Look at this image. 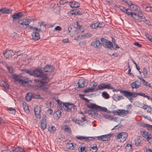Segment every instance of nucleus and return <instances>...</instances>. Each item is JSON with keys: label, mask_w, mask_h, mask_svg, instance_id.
Masks as SVG:
<instances>
[{"label": "nucleus", "mask_w": 152, "mask_h": 152, "mask_svg": "<svg viewBox=\"0 0 152 152\" xmlns=\"http://www.w3.org/2000/svg\"><path fill=\"white\" fill-rule=\"evenodd\" d=\"M69 106H68V111H70L72 108L75 109L74 106L73 104H70L69 103V104L68 105Z\"/></svg>", "instance_id": "49530a36"}, {"label": "nucleus", "mask_w": 152, "mask_h": 152, "mask_svg": "<svg viewBox=\"0 0 152 152\" xmlns=\"http://www.w3.org/2000/svg\"><path fill=\"white\" fill-rule=\"evenodd\" d=\"M96 137H84V140L86 141L89 142L91 140H94Z\"/></svg>", "instance_id": "c756f323"}, {"label": "nucleus", "mask_w": 152, "mask_h": 152, "mask_svg": "<svg viewBox=\"0 0 152 152\" xmlns=\"http://www.w3.org/2000/svg\"><path fill=\"white\" fill-rule=\"evenodd\" d=\"M107 119L110 120H113L114 119V117L110 115H106L105 116Z\"/></svg>", "instance_id": "603ef678"}, {"label": "nucleus", "mask_w": 152, "mask_h": 152, "mask_svg": "<svg viewBox=\"0 0 152 152\" xmlns=\"http://www.w3.org/2000/svg\"><path fill=\"white\" fill-rule=\"evenodd\" d=\"M12 78L16 81H18L19 83L21 84L23 86L27 83H28V81H27L24 77L20 76L19 75H15V74L12 75Z\"/></svg>", "instance_id": "f03ea898"}, {"label": "nucleus", "mask_w": 152, "mask_h": 152, "mask_svg": "<svg viewBox=\"0 0 152 152\" xmlns=\"http://www.w3.org/2000/svg\"><path fill=\"white\" fill-rule=\"evenodd\" d=\"M62 104H63V105H62V106H63V108L65 110H67V111H68V108L69 107H68V106L69 105H68L69 104V103H62Z\"/></svg>", "instance_id": "7c9ffc66"}, {"label": "nucleus", "mask_w": 152, "mask_h": 152, "mask_svg": "<svg viewBox=\"0 0 152 152\" xmlns=\"http://www.w3.org/2000/svg\"><path fill=\"white\" fill-rule=\"evenodd\" d=\"M33 76L36 77H39L44 79L47 77V75L40 68H36L33 70Z\"/></svg>", "instance_id": "f257e3e1"}, {"label": "nucleus", "mask_w": 152, "mask_h": 152, "mask_svg": "<svg viewBox=\"0 0 152 152\" xmlns=\"http://www.w3.org/2000/svg\"><path fill=\"white\" fill-rule=\"evenodd\" d=\"M120 92L123 93L124 96L129 99L130 101L133 98H135L137 96V93L123 90H120Z\"/></svg>", "instance_id": "7ed1b4c3"}, {"label": "nucleus", "mask_w": 152, "mask_h": 152, "mask_svg": "<svg viewBox=\"0 0 152 152\" xmlns=\"http://www.w3.org/2000/svg\"><path fill=\"white\" fill-rule=\"evenodd\" d=\"M85 81L83 79H80L77 83L78 84V87L80 88H83L85 86Z\"/></svg>", "instance_id": "aec40b11"}, {"label": "nucleus", "mask_w": 152, "mask_h": 152, "mask_svg": "<svg viewBox=\"0 0 152 152\" xmlns=\"http://www.w3.org/2000/svg\"><path fill=\"white\" fill-rule=\"evenodd\" d=\"M146 11H151V10H152V7H150V6H148L146 10H145Z\"/></svg>", "instance_id": "338daca9"}, {"label": "nucleus", "mask_w": 152, "mask_h": 152, "mask_svg": "<svg viewBox=\"0 0 152 152\" xmlns=\"http://www.w3.org/2000/svg\"><path fill=\"white\" fill-rule=\"evenodd\" d=\"M47 116L46 115H44L42 117V119L41 121V128L43 130H44L46 128L47 126V123L46 121Z\"/></svg>", "instance_id": "f8f14e48"}, {"label": "nucleus", "mask_w": 152, "mask_h": 152, "mask_svg": "<svg viewBox=\"0 0 152 152\" xmlns=\"http://www.w3.org/2000/svg\"><path fill=\"white\" fill-rule=\"evenodd\" d=\"M12 10L11 9L5 7L0 10V12L3 13L10 14L12 12Z\"/></svg>", "instance_id": "412c9836"}, {"label": "nucleus", "mask_w": 152, "mask_h": 152, "mask_svg": "<svg viewBox=\"0 0 152 152\" xmlns=\"http://www.w3.org/2000/svg\"><path fill=\"white\" fill-rule=\"evenodd\" d=\"M140 20H139V21H143L145 23H146L147 21L146 19L145 18V16H140Z\"/></svg>", "instance_id": "58836bf2"}, {"label": "nucleus", "mask_w": 152, "mask_h": 152, "mask_svg": "<svg viewBox=\"0 0 152 152\" xmlns=\"http://www.w3.org/2000/svg\"><path fill=\"white\" fill-rule=\"evenodd\" d=\"M54 29L56 30L61 31V28L60 26H58L56 27Z\"/></svg>", "instance_id": "774afa93"}, {"label": "nucleus", "mask_w": 152, "mask_h": 152, "mask_svg": "<svg viewBox=\"0 0 152 152\" xmlns=\"http://www.w3.org/2000/svg\"><path fill=\"white\" fill-rule=\"evenodd\" d=\"M44 80V81L40 80L37 79H34V81L37 83V84H46L49 81V80L47 77L44 78V79H42V80Z\"/></svg>", "instance_id": "ddd939ff"}, {"label": "nucleus", "mask_w": 152, "mask_h": 152, "mask_svg": "<svg viewBox=\"0 0 152 152\" xmlns=\"http://www.w3.org/2000/svg\"><path fill=\"white\" fill-rule=\"evenodd\" d=\"M131 16L134 18V19L138 20H140V16L137 15L136 13H134V12H133Z\"/></svg>", "instance_id": "c85d7f7f"}, {"label": "nucleus", "mask_w": 152, "mask_h": 152, "mask_svg": "<svg viewBox=\"0 0 152 152\" xmlns=\"http://www.w3.org/2000/svg\"><path fill=\"white\" fill-rule=\"evenodd\" d=\"M77 33L82 34L84 31V28H83L82 24L77 21Z\"/></svg>", "instance_id": "9b49d317"}, {"label": "nucleus", "mask_w": 152, "mask_h": 152, "mask_svg": "<svg viewBox=\"0 0 152 152\" xmlns=\"http://www.w3.org/2000/svg\"><path fill=\"white\" fill-rule=\"evenodd\" d=\"M44 84H41L40 85H35L34 87L37 89H42L43 91H45L48 89V88L46 86H44Z\"/></svg>", "instance_id": "a211bd4d"}, {"label": "nucleus", "mask_w": 152, "mask_h": 152, "mask_svg": "<svg viewBox=\"0 0 152 152\" xmlns=\"http://www.w3.org/2000/svg\"><path fill=\"white\" fill-rule=\"evenodd\" d=\"M79 148H80V149H79V150H80L79 151L80 152H83L84 151L85 152H86V150H85L86 148L85 147H83L81 146Z\"/></svg>", "instance_id": "5fc2aeb1"}, {"label": "nucleus", "mask_w": 152, "mask_h": 152, "mask_svg": "<svg viewBox=\"0 0 152 152\" xmlns=\"http://www.w3.org/2000/svg\"><path fill=\"white\" fill-rule=\"evenodd\" d=\"M125 2L127 3L129 6H130L132 10H137V6L133 4L131 1L128 2L127 1H126Z\"/></svg>", "instance_id": "5701e85b"}, {"label": "nucleus", "mask_w": 152, "mask_h": 152, "mask_svg": "<svg viewBox=\"0 0 152 152\" xmlns=\"http://www.w3.org/2000/svg\"><path fill=\"white\" fill-rule=\"evenodd\" d=\"M61 111L60 110H58L56 111L54 114H56L57 117L59 118L61 116Z\"/></svg>", "instance_id": "a18cd8bd"}, {"label": "nucleus", "mask_w": 152, "mask_h": 152, "mask_svg": "<svg viewBox=\"0 0 152 152\" xmlns=\"http://www.w3.org/2000/svg\"><path fill=\"white\" fill-rule=\"evenodd\" d=\"M125 148L126 150H128L129 151H130L132 148V145L127 144L125 147Z\"/></svg>", "instance_id": "e433bc0d"}, {"label": "nucleus", "mask_w": 152, "mask_h": 152, "mask_svg": "<svg viewBox=\"0 0 152 152\" xmlns=\"http://www.w3.org/2000/svg\"><path fill=\"white\" fill-rule=\"evenodd\" d=\"M41 31V29L39 28L36 29V30L33 31L31 34L32 39L35 40H37L40 39V35L39 32Z\"/></svg>", "instance_id": "423d86ee"}, {"label": "nucleus", "mask_w": 152, "mask_h": 152, "mask_svg": "<svg viewBox=\"0 0 152 152\" xmlns=\"http://www.w3.org/2000/svg\"><path fill=\"white\" fill-rule=\"evenodd\" d=\"M98 87L99 89L101 90H103L104 89H113V88L109 83L105 84L104 83H102L98 86Z\"/></svg>", "instance_id": "1a4fd4ad"}, {"label": "nucleus", "mask_w": 152, "mask_h": 152, "mask_svg": "<svg viewBox=\"0 0 152 152\" xmlns=\"http://www.w3.org/2000/svg\"><path fill=\"white\" fill-rule=\"evenodd\" d=\"M72 27H68V34L70 35H72L73 33L74 32V31L72 30Z\"/></svg>", "instance_id": "79ce46f5"}, {"label": "nucleus", "mask_w": 152, "mask_h": 152, "mask_svg": "<svg viewBox=\"0 0 152 152\" xmlns=\"http://www.w3.org/2000/svg\"><path fill=\"white\" fill-rule=\"evenodd\" d=\"M32 98L35 99H39L41 98V99H43V97L40 98V96L39 94H32Z\"/></svg>", "instance_id": "72a5a7b5"}, {"label": "nucleus", "mask_w": 152, "mask_h": 152, "mask_svg": "<svg viewBox=\"0 0 152 152\" xmlns=\"http://www.w3.org/2000/svg\"><path fill=\"white\" fill-rule=\"evenodd\" d=\"M100 23L98 24V23H96L93 24H91L90 25V26L91 28L93 29H95L98 27H101V26H100Z\"/></svg>", "instance_id": "bb28decb"}, {"label": "nucleus", "mask_w": 152, "mask_h": 152, "mask_svg": "<svg viewBox=\"0 0 152 152\" xmlns=\"http://www.w3.org/2000/svg\"><path fill=\"white\" fill-rule=\"evenodd\" d=\"M93 88H87L83 91V92L86 93H88L89 92H92L93 91Z\"/></svg>", "instance_id": "37998d69"}, {"label": "nucleus", "mask_w": 152, "mask_h": 152, "mask_svg": "<svg viewBox=\"0 0 152 152\" xmlns=\"http://www.w3.org/2000/svg\"><path fill=\"white\" fill-rule=\"evenodd\" d=\"M23 110L25 112H29V110L28 109V105L25 102H24L23 104Z\"/></svg>", "instance_id": "a878e982"}, {"label": "nucleus", "mask_w": 152, "mask_h": 152, "mask_svg": "<svg viewBox=\"0 0 152 152\" xmlns=\"http://www.w3.org/2000/svg\"><path fill=\"white\" fill-rule=\"evenodd\" d=\"M48 129L49 132L53 133H54L56 130V128L54 126H51V127H49Z\"/></svg>", "instance_id": "f704fd0d"}, {"label": "nucleus", "mask_w": 152, "mask_h": 152, "mask_svg": "<svg viewBox=\"0 0 152 152\" xmlns=\"http://www.w3.org/2000/svg\"><path fill=\"white\" fill-rule=\"evenodd\" d=\"M32 98V94L31 93H27L26 96V100L27 101L31 100Z\"/></svg>", "instance_id": "cd10ccee"}, {"label": "nucleus", "mask_w": 152, "mask_h": 152, "mask_svg": "<svg viewBox=\"0 0 152 152\" xmlns=\"http://www.w3.org/2000/svg\"><path fill=\"white\" fill-rule=\"evenodd\" d=\"M1 85L5 89H6L9 88L8 84L5 81H3L1 83Z\"/></svg>", "instance_id": "4c0bfd02"}, {"label": "nucleus", "mask_w": 152, "mask_h": 152, "mask_svg": "<svg viewBox=\"0 0 152 152\" xmlns=\"http://www.w3.org/2000/svg\"><path fill=\"white\" fill-rule=\"evenodd\" d=\"M43 70L45 72H53L54 71V69H53L52 66L47 65L45 66L44 67Z\"/></svg>", "instance_id": "dca6fc26"}, {"label": "nucleus", "mask_w": 152, "mask_h": 152, "mask_svg": "<svg viewBox=\"0 0 152 152\" xmlns=\"http://www.w3.org/2000/svg\"><path fill=\"white\" fill-rule=\"evenodd\" d=\"M97 150V146H94L92 147L90 149V151L92 152H96Z\"/></svg>", "instance_id": "c03bdc74"}, {"label": "nucleus", "mask_w": 152, "mask_h": 152, "mask_svg": "<svg viewBox=\"0 0 152 152\" xmlns=\"http://www.w3.org/2000/svg\"><path fill=\"white\" fill-rule=\"evenodd\" d=\"M122 125L121 124H119L116 125V126H114L113 127V128L111 129V130H113L115 129H118V128L121 127H122Z\"/></svg>", "instance_id": "de8ad7c7"}, {"label": "nucleus", "mask_w": 152, "mask_h": 152, "mask_svg": "<svg viewBox=\"0 0 152 152\" xmlns=\"http://www.w3.org/2000/svg\"><path fill=\"white\" fill-rule=\"evenodd\" d=\"M81 11L77 9V15H80L83 14V12L82 10H80Z\"/></svg>", "instance_id": "864d4df0"}, {"label": "nucleus", "mask_w": 152, "mask_h": 152, "mask_svg": "<svg viewBox=\"0 0 152 152\" xmlns=\"http://www.w3.org/2000/svg\"><path fill=\"white\" fill-rule=\"evenodd\" d=\"M102 95L106 99H108L110 98L109 95L106 92H103L102 93Z\"/></svg>", "instance_id": "c9c22d12"}, {"label": "nucleus", "mask_w": 152, "mask_h": 152, "mask_svg": "<svg viewBox=\"0 0 152 152\" xmlns=\"http://www.w3.org/2000/svg\"><path fill=\"white\" fill-rule=\"evenodd\" d=\"M86 44V42L85 41H82L80 42L79 43V45L80 47H82L84 46Z\"/></svg>", "instance_id": "680f3d73"}, {"label": "nucleus", "mask_w": 152, "mask_h": 152, "mask_svg": "<svg viewBox=\"0 0 152 152\" xmlns=\"http://www.w3.org/2000/svg\"><path fill=\"white\" fill-rule=\"evenodd\" d=\"M92 116L94 118L97 117H98V114L93 111V113L92 115Z\"/></svg>", "instance_id": "0e129e2a"}, {"label": "nucleus", "mask_w": 152, "mask_h": 152, "mask_svg": "<svg viewBox=\"0 0 152 152\" xmlns=\"http://www.w3.org/2000/svg\"><path fill=\"white\" fill-rule=\"evenodd\" d=\"M62 128L65 132H66L69 134H71V130L68 125H65L63 126L62 127Z\"/></svg>", "instance_id": "b1692460"}, {"label": "nucleus", "mask_w": 152, "mask_h": 152, "mask_svg": "<svg viewBox=\"0 0 152 152\" xmlns=\"http://www.w3.org/2000/svg\"><path fill=\"white\" fill-rule=\"evenodd\" d=\"M100 40L101 45H102L104 47H107L110 49H111L112 47H113V44L111 42L107 40L103 37Z\"/></svg>", "instance_id": "39448f33"}, {"label": "nucleus", "mask_w": 152, "mask_h": 152, "mask_svg": "<svg viewBox=\"0 0 152 152\" xmlns=\"http://www.w3.org/2000/svg\"><path fill=\"white\" fill-rule=\"evenodd\" d=\"M128 137V134L126 132L119 133L116 137V140L118 142H123Z\"/></svg>", "instance_id": "20e7f679"}, {"label": "nucleus", "mask_w": 152, "mask_h": 152, "mask_svg": "<svg viewBox=\"0 0 152 152\" xmlns=\"http://www.w3.org/2000/svg\"><path fill=\"white\" fill-rule=\"evenodd\" d=\"M136 82L137 81H135L131 83V86L132 88L137 89L140 86V83L139 84H137Z\"/></svg>", "instance_id": "393cba45"}, {"label": "nucleus", "mask_w": 152, "mask_h": 152, "mask_svg": "<svg viewBox=\"0 0 152 152\" xmlns=\"http://www.w3.org/2000/svg\"><path fill=\"white\" fill-rule=\"evenodd\" d=\"M99 107H99L98 108V111H102L106 112L107 111V109L106 107H102L100 106H99Z\"/></svg>", "instance_id": "a19ab883"}, {"label": "nucleus", "mask_w": 152, "mask_h": 152, "mask_svg": "<svg viewBox=\"0 0 152 152\" xmlns=\"http://www.w3.org/2000/svg\"><path fill=\"white\" fill-rule=\"evenodd\" d=\"M140 134L144 138H146L148 141H149L150 140L152 139L151 134L146 131H141L140 132Z\"/></svg>", "instance_id": "9d476101"}, {"label": "nucleus", "mask_w": 152, "mask_h": 152, "mask_svg": "<svg viewBox=\"0 0 152 152\" xmlns=\"http://www.w3.org/2000/svg\"><path fill=\"white\" fill-rule=\"evenodd\" d=\"M34 111L36 117L38 118H40V108L38 106L34 108Z\"/></svg>", "instance_id": "2eb2a0df"}, {"label": "nucleus", "mask_w": 152, "mask_h": 152, "mask_svg": "<svg viewBox=\"0 0 152 152\" xmlns=\"http://www.w3.org/2000/svg\"><path fill=\"white\" fill-rule=\"evenodd\" d=\"M100 45H101V43L100 41L98 39L96 40L95 41L93 42L91 44L92 46L96 48H98L99 46Z\"/></svg>", "instance_id": "4be33fe9"}, {"label": "nucleus", "mask_w": 152, "mask_h": 152, "mask_svg": "<svg viewBox=\"0 0 152 152\" xmlns=\"http://www.w3.org/2000/svg\"><path fill=\"white\" fill-rule=\"evenodd\" d=\"M6 67L10 74H12L13 73V69L12 67L9 66L7 65Z\"/></svg>", "instance_id": "473e14b6"}, {"label": "nucleus", "mask_w": 152, "mask_h": 152, "mask_svg": "<svg viewBox=\"0 0 152 152\" xmlns=\"http://www.w3.org/2000/svg\"><path fill=\"white\" fill-rule=\"evenodd\" d=\"M14 152H25V151L22 149H16Z\"/></svg>", "instance_id": "13d9d810"}, {"label": "nucleus", "mask_w": 152, "mask_h": 152, "mask_svg": "<svg viewBox=\"0 0 152 152\" xmlns=\"http://www.w3.org/2000/svg\"><path fill=\"white\" fill-rule=\"evenodd\" d=\"M141 140L138 138L135 139V146H139L141 143Z\"/></svg>", "instance_id": "2f4dec72"}, {"label": "nucleus", "mask_w": 152, "mask_h": 152, "mask_svg": "<svg viewBox=\"0 0 152 152\" xmlns=\"http://www.w3.org/2000/svg\"><path fill=\"white\" fill-rule=\"evenodd\" d=\"M122 110H118V114L117 115L121 116L122 115H123L122 113L123 112L122 111Z\"/></svg>", "instance_id": "bf43d9fd"}, {"label": "nucleus", "mask_w": 152, "mask_h": 152, "mask_svg": "<svg viewBox=\"0 0 152 152\" xmlns=\"http://www.w3.org/2000/svg\"><path fill=\"white\" fill-rule=\"evenodd\" d=\"M60 3L61 4H64L65 3H68V2L66 0H60Z\"/></svg>", "instance_id": "6e6d98bb"}, {"label": "nucleus", "mask_w": 152, "mask_h": 152, "mask_svg": "<svg viewBox=\"0 0 152 152\" xmlns=\"http://www.w3.org/2000/svg\"><path fill=\"white\" fill-rule=\"evenodd\" d=\"M76 3V2L74 1H71L69 2V5L72 8H75L76 7L75 6Z\"/></svg>", "instance_id": "ea45409f"}, {"label": "nucleus", "mask_w": 152, "mask_h": 152, "mask_svg": "<svg viewBox=\"0 0 152 152\" xmlns=\"http://www.w3.org/2000/svg\"><path fill=\"white\" fill-rule=\"evenodd\" d=\"M57 102L59 104V107H60V109H62V103L61 102V101H60L59 100H58V99L57 101Z\"/></svg>", "instance_id": "4d7b16f0"}, {"label": "nucleus", "mask_w": 152, "mask_h": 152, "mask_svg": "<svg viewBox=\"0 0 152 152\" xmlns=\"http://www.w3.org/2000/svg\"><path fill=\"white\" fill-rule=\"evenodd\" d=\"M87 107L93 110L96 111V112L98 110V108L99 107V106L97 105L94 103H90V104H87ZM99 108H100L99 107Z\"/></svg>", "instance_id": "4468645a"}, {"label": "nucleus", "mask_w": 152, "mask_h": 152, "mask_svg": "<svg viewBox=\"0 0 152 152\" xmlns=\"http://www.w3.org/2000/svg\"><path fill=\"white\" fill-rule=\"evenodd\" d=\"M33 71H30L28 69V70L26 72V73H27V74H28L30 75L33 76Z\"/></svg>", "instance_id": "052dcab7"}, {"label": "nucleus", "mask_w": 152, "mask_h": 152, "mask_svg": "<svg viewBox=\"0 0 152 152\" xmlns=\"http://www.w3.org/2000/svg\"><path fill=\"white\" fill-rule=\"evenodd\" d=\"M23 15V14L21 12H19L17 13H15L12 15L13 18V21H14L15 20L19 19L20 18V17Z\"/></svg>", "instance_id": "f3484780"}, {"label": "nucleus", "mask_w": 152, "mask_h": 152, "mask_svg": "<svg viewBox=\"0 0 152 152\" xmlns=\"http://www.w3.org/2000/svg\"><path fill=\"white\" fill-rule=\"evenodd\" d=\"M69 13L71 14L72 15H76V9H75L71 10L69 12Z\"/></svg>", "instance_id": "3c124183"}, {"label": "nucleus", "mask_w": 152, "mask_h": 152, "mask_svg": "<svg viewBox=\"0 0 152 152\" xmlns=\"http://www.w3.org/2000/svg\"><path fill=\"white\" fill-rule=\"evenodd\" d=\"M66 147L67 148H69L70 149H73V145L72 143H69L67 144Z\"/></svg>", "instance_id": "09e8293b"}, {"label": "nucleus", "mask_w": 152, "mask_h": 152, "mask_svg": "<svg viewBox=\"0 0 152 152\" xmlns=\"http://www.w3.org/2000/svg\"><path fill=\"white\" fill-rule=\"evenodd\" d=\"M143 72L144 75V76H145L147 75V71L146 69L145 68H144L143 69Z\"/></svg>", "instance_id": "e2e57ef3"}, {"label": "nucleus", "mask_w": 152, "mask_h": 152, "mask_svg": "<svg viewBox=\"0 0 152 152\" xmlns=\"http://www.w3.org/2000/svg\"><path fill=\"white\" fill-rule=\"evenodd\" d=\"M144 126L146 128H151L152 129V126L147 124H144Z\"/></svg>", "instance_id": "69168bd1"}, {"label": "nucleus", "mask_w": 152, "mask_h": 152, "mask_svg": "<svg viewBox=\"0 0 152 152\" xmlns=\"http://www.w3.org/2000/svg\"><path fill=\"white\" fill-rule=\"evenodd\" d=\"M113 134H109L98 137H95L97 138L99 140L102 141H108L110 140V137L112 136Z\"/></svg>", "instance_id": "6e6552de"}, {"label": "nucleus", "mask_w": 152, "mask_h": 152, "mask_svg": "<svg viewBox=\"0 0 152 152\" xmlns=\"http://www.w3.org/2000/svg\"><path fill=\"white\" fill-rule=\"evenodd\" d=\"M12 52L11 50L6 51L5 52H3V54L4 57L7 59L10 57L12 56Z\"/></svg>", "instance_id": "6ab92c4d"}, {"label": "nucleus", "mask_w": 152, "mask_h": 152, "mask_svg": "<svg viewBox=\"0 0 152 152\" xmlns=\"http://www.w3.org/2000/svg\"><path fill=\"white\" fill-rule=\"evenodd\" d=\"M7 110H10L11 112V113L15 114V110L12 108H8Z\"/></svg>", "instance_id": "8fccbe9b"}, {"label": "nucleus", "mask_w": 152, "mask_h": 152, "mask_svg": "<svg viewBox=\"0 0 152 152\" xmlns=\"http://www.w3.org/2000/svg\"><path fill=\"white\" fill-rule=\"evenodd\" d=\"M31 21V20L30 19H23L19 20L18 21V23L22 25L24 28H26L28 27L29 24Z\"/></svg>", "instance_id": "0eeeda50"}]
</instances>
